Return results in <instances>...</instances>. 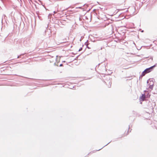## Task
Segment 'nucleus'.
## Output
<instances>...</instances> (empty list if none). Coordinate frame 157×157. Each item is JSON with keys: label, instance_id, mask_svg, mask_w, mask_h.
Returning a JSON list of instances; mask_svg holds the SVG:
<instances>
[{"label": "nucleus", "instance_id": "obj_1", "mask_svg": "<svg viewBox=\"0 0 157 157\" xmlns=\"http://www.w3.org/2000/svg\"><path fill=\"white\" fill-rule=\"evenodd\" d=\"M153 67L154 66L151 67L149 68H148L145 69L142 73V76H144L146 74L151 72V70L152 69Z\"/></svg>", "mask_w": 157, "mask_h": 157}, {"label": "nucleus", "instance_id": "obj_2", "mask_svg": "<svg viewBox=\"0 0 157 157\" xmlns=\"http://www.w3.org/2000/svg\"><path fill=\"white\" fill-rule=\"evenodd\" d=\"M147 83L148 84V85L149 86V88L152 89L153 87V81L149 80L147 81Z\"/></svg>", "mask_w": 157, "mask_h": 157}, {"label": "nucleus", "instance_id": "obj_3", "mask_svg": "<svg viewBox=\"0 0 157 157\" xmlns=\"http://www.w3.org/2000/svg\"><path fill=\"white\" fill-rule=\"evenodd\" d=\"M115 8H113L112 10H111V13H112V14H115L118 12V11H117V10L114 11L115 10Z\"/></svg>", "mask_w": 157, "mask_h": 157}, {"label": "nucleus", "instance_id": "obj_4", "mask_svg": "<svg viewBox=\"0 0 157 157\" xmlns=\"http://www.w3.org/2000/svg\"><path fill=\"white\" fill-rule=\"evenodd\" d=\"M145 95L144 94H143L141 97H140V99L142 101H144L145 98Z\"/></svg>", "mask_w": 157, "mask_h": 157}, {"label": "nucleus", "instance_id": "obj_5", "mask_svg": "<svg viewBox=\"0 0 157 157\" xmlns=\"http://www.w3.org/2000/svg\"><path fill=\"white\" fill-rule=\"evenodd\" d=\"M150 95L149 94H148L147 95V97L149 98L150 97Z\"/></svg>", "mask_w": 157, "mask_h": 157}, {"label": "nucleus", "instance_id": "obj_6", "mask_svg": "<svg viewBox=\"0 0 157 157\" xmlns=\"http://www.w3.org/2000/svg\"><path fill=\"white\" fill-rule=\"evenodd\" d=\"M82 48H80V49H79V51H81V50H82Z\"/></svg>", "mask_w": 157, "mask_h": 157}, {"label": "nucleus", "instance_id": "obj_7", "mask_svg": "<svg viewBox=\"0 0 157 157\" xmlns=\"http://www.w3.org/2000/svg\"><path fill=\"white\" fill-rule=\"evenodd\" d=\"M62 66V64H60V66Z\"/></svg>", "mask_w": 157, "mask_h": 157}]
</instances>
